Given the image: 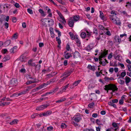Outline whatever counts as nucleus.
<instances>
[{
    "label": "nucleus",
    "mask_w": 131,
    "mask_h": 131,
    "mask_svg": "<svg viewBox=\"0 0 131 131\" xmlns=\"http://www.w3.org/2000/svg\"><path fill=\"white\" fill-rule=\"evenodd\" d=\"M66 49L67 50L69 51L70 49V47L69 45L68 44L66 47Z\"/></svg>",
    "instance_id": "54"
},
{
    "label": "nucleus",
    "mask_w": 131,
    "mask_h": 131,
    "mask_svg": "<svg viewBox=\"0 0 131 131\" xmlns=\"http://www.w3.org/2000/svg\"><path fill=\"white\" fill-rule=\"evenodd\" d=\"M65 77L63 76V77L59 81L60 82H62L64 81L66 79Z\"/></svg>",
    "instance_id": "50"
},
{
    "label": "nucleus",
    "mask_w": 131,
    "mask_h": 131,
    "mask_svg": "<svg viewBox=\"0 0 131 131\" xmlns=\"http://www.w3.org/2000/svg\"><path fill=\"white\" fill-rule=\"evenodd\" d=\"M67 51H66L64 52V53L65 54L64 55V56L66 59H68L72 57V55L71 53H69L67 52Z\"/></svg>",
    "instance_id": "9"
},
{
    "label": "nucleus",
    "mask_w": 131,
    "mask_h": 131,
    "mask_svg": "<svg viewBox=\"0 0 131 131\" xmlns=\"http://www.w3.org/2000/svg\"><path fill=\"white\" fill-rule=\"evenodd\" d=\"M18 121L17 119H15L10 122L9 124L10 125H13L14 124H16L17 123Z\"/></svg>",
    "instance_id": "25"
},
{
    "label": "nucleus",
    "mask_w": 131,
    "mask_h": 131,
    "mask_svg": "<svg viewBox=\"0 0 131 131\" xmlns=\"http://www.w3.org/2000/svg\"><path fill=\"white\" fill-rule=\"evenodd\" d=\"M66 99L65 98L61 99L60 100L56 101V102L57 103H60L64 101Z\"/></svg>",
    "instance_id": "30"
},
{
    "label": "nucleus",
    "mask_w": 131,
    "mask_h": 131,
    "mask_svg": "<svg viewBox=\"0 0 131 131\" xmlns=\"http://www.w3.org/2000/svg\"><path fill=\"white\" fill-rule=\"evenodd\" d=\"M69 85V84H68L66 85L65 86L62 87L60 89V92L62 93L63 92H65L67 89Z\"/></svg>",
    "instance_id": "8"
},
{
    "label": "nucleus",
    "mask_w": 131,
    "mask_h": 131,
    "mask_svg": "<svg viewBox=\"0 0 131 131\" xmlns=\"http://www.w3.org/2000/svg\"><path fill=\"white\" fill-rule=\"evenodd\" d=\"M88 68L89 69L93 71H95L96 70L95 67L93 66H92L90 64H89L88 66Z\"/></svg>",
    "instance_id": "11"
},
{
    "label": "nucleus",
    "mask_w": 131,
    "mask_h": 131,
    "mask_svg": "<svg viewBox=\"0 0 131 131\" xmlns=\"http://www.w3.org/2000/svg\"><path fill=\"white\" fill-rule=\"evenodd\" d=\"M125 82L126 84H127L131 81V79L129 77L126 76L125 78Z\"/></svg>",
    "instance_id": "13"
},
{
    "label": "nucleus",
    "mask_w": 131,
    "mask_h": 131,
    "mask_svg": "<svg viewBox=\"0 0 131 131\" xmlns=\"http://www.w3.org/2000/svg\"><path fill=\"white\" fill-rule=\"evenodd\" d=\"M10 59V57L9 56H5L3 58V61L4 62H6L9 60Z\"/></svg>",
    "instance_id": "23"
},
{
    "label": "nucleus",
    "mask_w": 131,
    "mask_h": 131,
    "mask_svg": "<svg viewBox=\"0 0 131 131\" xmlns=\"http://www.w3.org/2000/svg\"><path fill=\"white\" fill-rule=\"evenodd\" d=\"M80 54L78 51H75L74 53L73 57L74 58H78L80 56Z\"/></svg>",
    "instance_id": "17"
},
{
    "label": "nucleus",
    "mask_w": 131,
    "mask_h": 131,
    "mask_svg": "<svg viewBox=\"0 0 131 131\" xmlns=\"http://www.w3.org/2000/svg\"><path fill=\"white\" fill-rule=\"evenodd\" d=\"M17 80L15 79H13L10 81V83L11 84L13 85H15V84H17Z\"/></svg>",
    "instance_id": "14"
},
{
    "label": "nucleus",
    "mask_w": 131,
    "mask_h": 131,
    "mask_svg": "<svg viewBox=\"0 0 131 131\" xmlns=\"http://www.w3.org/2000/svg\"><path fill=\"white\" fill-rule=\"evenodd\" d=\"M127 67L128 68V70L130 71H131V65L129 64H128L127 65Z\"/></svg>",
    "instance_id": "64"
},
{
    "label": "nucleus",
    "mask_w": 131,
    "mask_h": 131,
    "mask_svg": "<svg viewBox=\"0 0 131 131\" xmlns=\"http://www.w3.org/2000/svg\"><path fill=\"white\" fill-rule=\"evenodd\" d=\"M52 113V112L50 111H48L47 112H45L43 113V116H47L50 115Z\"/></svg>",
    "instance_id": "16"
},
{
    "label": "nucleus",
    "mask_w": 131,
    "mask_h": 131,
    "mask_svg": "<svg viewBox=\"0 0 131 131\" xmlns=\"http://www.w3.org/2000/svg\"><path fill=\"white\" fill-rule=\"evenodd\" d=\"M102 60H101V61H100V64H102L103 66H105L106 63L104 61H102Z\"/></svg>",
    "instance_id": "52"
},
{
    "label": "nucleus",
    "mask_w": 131,
    "mask_h": 131,
    "mask_svg": "<svg viewBox=\"0 0 131 131\" xmlns=\"http://www.w3.org/2000/svg\"><path fill=\"white\" fill-rule=\"evenodd\" d=\"M104 87L105 88H104V89L105 90H111L113 92H115V91H117L118 90L117 86L115 85H112L111 86L109 85H106Z\"/></svg>",
    "instance_id": "1"
},
{
    "label": "nucleus",
    "mask_w": 131,
    "mask_h": 131,
    "mask_svg": "<svg viewBox=\"0 0 131 131\" xmlns=\"http://www.w3.org/2000/svg\"><path fill=\"white\" fill-rule=\"evenodd\" d=\"M51 22V24L53 25L54 24V22L53 20L52 19H50V20H48V22Z\"/></svg>",
    "instance_id": "60"
},
{
    "label": "nucleus",
    "mask_w": 131,
    "mask_h": 131,
    "mask_svg": "<svg viewBox=\"0 0 131 131\" xmlns=\"http://www.w3.org/2000/svg\"><path fill=\"white\" fill-rule=\"evenodd\" d=\"M47 94H53L54 93L53 92V91L52 90L50 92H47Z\"/></svg>",
    "instance_id": "58"
},
{
    "label": "nucleus",
    "mask_w": 131,
    "mask_h": 131,
    "mask_svg": "<svg viewBox=\"0 0 131 131\" xmlns=\"http://www.w3.org/2000/svg\"><path fill=\"white\" fill-rule=\"evenodd\" d=\"M100 18L103 20H105L106 19L104 16L103 13L102 11H100Z\"/></svg>",
    "instance_id": "12"
},
{
    "label": "nucleus",
    "mask_w": 131,
    "mask_h": 131,
    "mask_svg": "<svg viewBox=\"0 0 131 131\" xmlns=\"http://www.w3.org/2000/svg\"><path fill=\"white\" fill-rule=\"evenodd\" d=\"M37 71L39 70L40 68V65L39 64H37L36 65L35 67Z\"/></svg>",
    "instance_id": "38"
},
{
    "label": "nucleus",
    "mask_w": 131,
    "mask_h": 131,
    "mask_svg": "<svg viewBox=\"0 0 131 131\" xmlns=\"http://www.w3.org/2000/svg\"><path fill=\"white\" fill-rule=\"evenodd\" d=\"M79 18L80 17L79 16H74L73 20L75 21H77L79 19Z\"/></svg>",
    "instance_id": "26"
},
{
    "label": "nucleus",
    "mask_w": 131,
    "mask_h": 131,
    "mask_svg": "<svg viewBox=\"0 0 131 131\" xmlns=\"http://www.w3.org/2000/svg\"><path fill=\"white\" fill-rule=\"evenodd\" d=\"M102 37L103 38H105V36L103 35V34H100V35L96 39L98 40H99L101 39Z\"/></svg>",
    "instance_id": "22"
},
{
    "label": "nucleus",
    "mask_w": 131,
    "mask_h": 131,
    "mask_svg": "<svg viewBox=\"0 0 131 131\" xmlns=\"http://www.w3.org/2000/svg\"><path fill=\"white\" fill-rule=\"evenodd\" d=\"M5 27L6 29H7L9 26L8 23L6 22L4 24Z\"/></svg>",
    "instance_id": "56"
},
{
    "label": "nucleus",
    "mask_w": 131,
    "mask_h": 131,
    "mask_svg": "<svg viewBox=\"0 0 131 131\" xmlns=\"http://www.w3.org/2000/svg\"><path fill=\"white\" fill-rule=\"evenodd\" d=\"M39 11L40 13L41 14L42 16H44L45 15L44 14V11L42 9H40L39 10Z\"/></svg>",
    "instance_id": "36"
},
{
    "label": "nucleus",
    "mask_w": 131,
    "mask_h": 131,
    "mask_svg": "<svg viewBox=\"0 0 131 131\" xmlns=\"http://www.w3.org/2000/svg\"><path fill=\"white\" fill-rule=\"evenodd\" d=\"M67 127V125L66 124L64 123H62L61 125V128H66Z\"/></svg>",
    "instance_id": "40"
},
{
    "label": "nucleus",
    "mask_w": 131,
    "mask_h": 131,
    "mask_svg": "<svg viewBox=\"0 0 131 131\" xmlns=\"http://www.w3.org/2000/svg\"><path fill=\"white\" fill-rule=\"evenodd\" d=\"M126 74V72L125 71L121 73V76L122 77V79H124L123 78L125 76Z\"/></svg>",
    "instance_id": "35"
},
{
    "label": "nucleus",
    "mask_w": 131,
    "mask_h": 131,
    "mask_svg": "<svg viewBox=\"0 0 131 131\" xmlns=\"http://www.w3.org/2000/svg\"><path fill=\"white\" fill-rule=\"evenodd\" d=\"M20 71L23 73H25L26 71L25 69L24 68L21 69L20 70Z\"/></svg>",
    "instance_id": "59"
},
{
    "label": "nucleus",
    "mask_w": 131,
    "mask_h": 131,
    "mask_svg": "<svg viewBox=\"0 0 131 131\" xmlns=\"http://www.w3.org/2000/svg\"><path fill=\"white\" fill-rule=\"evenodd\" d=\"M104 79L105 81L107 82H108L110 81H113L114 80V79L112 77H110L109 78L107 77H105Z\"/></svg>",
    "instance_id": "21"
},
{
    "label": "nucleus",
    "mask_w": 131,
    "mask_h": 131,
    "mask_svg": "<svg viewBox=\"0 0 131 131\" xmlns=\"http://www.w3.org/2000/svg\"><path fill=\"white\" fill-rule=\"evenodd\" d=\"M59 88L58 87H56L54 89H53L52 90L53 91L54 93H55L59 89Z\"/></svg>",
    "instance_id": "51"
},
{
    "label": "nucleus",
    "mask_w": 131,
    "mask_h": 131,
    "mask_svg": "<svg viewBox=\"0 0 131 131\" xmlns=\"http://www.w3.org/2000/svg\"><path fill=\"white\" fill-rule=\"evenodd\" d=\"M49 105L47 104H45L37 107L36 109L39 111L41 110L46 108Z\"/></svg>",
    "instance_id": "6"
},
{
    "label": "nucleus",
    "mask_w": 131,
    "mask_h": 131,
    "mask_svg": "<svg viewBox=\"0 0 131 131\" xmlns=\"http://www.w3.org/2000/svg\"><path fill=\"white\" fill-rule=\"evenodd\" d=\"M46 19L45 18V19H42L41 20V23L43 25H45L46 24V21L45 20Z\"/></svg>",
    "instance_id": "42"
},
{
    "label": "nucleus",
    "mask_w": 131,
    "mask_h": 131,
    "mask_svg": "<svg viewBox=\"0 0 131 131\" xmlns=\"http://www.w3.org/2000/svg\"><path fill=\"white\" fill-rule=\"evenodd\" d=\"M68 60H65L63 62L64 65L66 66L68 65Z\"/></svg>",
    "instance_id": "62"
},
{
    "label": "nucleus",
    "mask_w": 131,
    "mask_h": 131,
    "mask_svg": "<svg viewBox=\"0 0 131 131\" xmlns=\"http://www.w3.org/2000/svg\"><path fill=\"white\" fill-rule=\"evenodd\" d=\"M81 119V117L79 114L75 115L72 119V120H74L77 123L79 122Z\"/></svg>",
    "instance_id": "2"
},
{
    "label": "nucleus",
    "mask_w": 131,
    "mask_h": 131,
    "mask_svg": "<svg viewBox=\"0 0 131 131\" xmlns=\"http://www.w3.org/2000/svg\"><path fill=\"white\" fill-rule=\"evenodd\" d=\"M102 70H101L100 72H96V75L97 77H99L101 74H102Z\"/></svg>",
    "instance_id": "45"
},
{
    "label": "nucleus",
    "mask_w": 131,
    "mask_h": 131,
    "mask_svg": "<svg viewBox=\"0 0 131 131\" xmlns=\"http://www.w3.org/2000/svg\"><path fill=\"white\" fill-rule=\"evenodd\" d=\"M54 81H51V80H50L49 81L47 82L46 83H44L42 84V85L43 86H44V87H45L46 86L48 85H49L50 84V83L51 82L53 83Z\"/></svg>",
    "instance_id": "18"
},
{
    "label": "nucleus",
    "mask_w": 131,
    "mask_h": 131,
    "mask_svg": "<svg viewBox=\"0 0 131 131\" xmlns=\"http://www.w3.org/2000/svg\"><path fill=\"white\" fill-rule=\"evenodd\" d=\"M115 39L116 42H120L121 41V39L118 36L116 37Z\"/></svg>",
    "instance_id": "33"
},
{
    "label": "nucleus",
    "mask_w": 131,
    "mask_h": 131,
    "mask_svg": "<svg viewBox=\"0 0 131 131\" xmlns=\"http://www.w3.org/2000/svg\"><path fill=\"white\" fill-rule=\"evenodd\" d=\"M93 33L94 34H95L96 35H97L98 34L97 29L96 28H94Z\"/></svg>",
    "instance_id": "37"
},
{
    "label": "nucleus",
    "mask_w": 131,
    "mask_h": 131,
    "mask_svg": "<svg viewBox=\"0 0 131 131\" xmlns=\"http://www.w3.org/2000/svg\"><path fill=\"white\" fill-rule=\"evenodd\" d=\"M44 87V86H43V85L42 84L41 85H40L37 88V89H41Z\"/></svg>",
    "instance_id": "57"
},
{
    "label": "nucleus",
    "mask_w": 131,
    "mask_h": 131,
    "mask_svg": "<svg viewBox=\"0 0 131 131\" xmlns=\"http://www.w3.org/2000/svg\"><path fill=\"white\" fill-rule=\"evenodd\" d=\"M98 28L102 30H103L104 29V27L102 25H99Z\"/></svg>",
    "instance_id": "41"
},
{
    "label": "nucleus",
    "mask_w": 131,
    "mask_h": 131,
    "mask_svg": "<svg viewBox=\"0 0 131 131\" xmlns=\"http://www.w3.org/2000/svg\"><path fill=\"white\" fill-rule=\"evenodd\" d=\"M27 92H26V91L25 90L24 91H23L22 92L19 93H18L17 94V96H18L21 95H22L23 94H25Z\"/></svg>",
    "instance_id": "32"
},
{
    "label": "nucleus",
    "mask_w": 131,
    "mask_h": 131,
    "mask_svg": "<svg viewBox=\"0 0 131 131\" xmlns=\"http://www.w3.org/2000/svg\"><path fill=\"white\" fill-rule=\"evenodd\" d=\"M117 80L118 83L121 85H123L125 83L124 81L122 79L121 77L118 78Z\"/></svg>",
    "instance_id": "10"
},
{
    "label": "nucleus",
    "mask_w": 131,
    "mask_h": 131,
    "mask_svg": "<svg viewBox=\"0 0 131 131\" xmlns=\"http://www.w3.org/2000/svg\"><path fill=\"white\" fill-rule=\"evenodd\" d=\"M117 51L116 50L114 53L113 54V57L115 59H117V58L118 57L119 55H117Z\"/></svg>",
    "instance_id": "27"
},
{
    "label": "nucleus",
    "mask_w": 131,
    "mask_h": 131,
    "mask_svg": "<svg viewBox=\"0 0 131 131\" xmlns=\"http://www.w3.org/2000/svg\"><path fill=\"white\" fill-rule=\"evenodd\" d=\"M113 57V53L111 52L110 54L108 55V58L109 59H111Z\"/></svg>",
    "instance_id": "49"
},
{
    "label": "nucleus",
    "mask_w": 131,
    "mask_h": 131,
    "mask_svg": "<svg viewBox=\"0 0 131 131\" xmlns=\"http://www.w3.org/2000/svg\"><path fill=\"white\" fill-rule=\"evenodd\" d=\"M80 36L82 38H84L86 37V34L84 32H82L81 33Z\"/></svg>",
    "instance_id": "29"
},
{
    "label": "nucleus",
    "mask_w": 131,
    "mask_h": 131,
    "mask_svg": "<svg viewBox=\"0 0 131 131\" xmlns=\"http://www.w3.org/2000/svg\"><path fill=\"white\" fill-rule=\"evenodd\" d=\"M74 22L73 20L72 19H70L68 21V24L69 26L71 27H73L74 25Z\"/></svg>",
    "instance_id": "15"
},
{
    "label": "nucleus",
    "mask_w": 131,
    "mask_h": 131,
    "mask_svg": "<svg viewBox=\"0 0 131 131\" xmlns=\"http://www.w3.org/2000/svg\"><path fill=\"white\" fill-rule=\"evenodd\" d=\"M31 89V87H30V86H29L27 87L26 89H25V90L26 91V92H27V91H29Z\"/></svg>",
    "instance_id": "55"
},
{
    "label": "nucleus",
    "mask_w": 131,
    "mask_h": 131,
    "mask_svg": "<svg viewBox=\"0 0 131 131\" xmlns=\"http://www.w3.org/2000/svg\"><path fill=\"white\" fill-rule=\"evenodd\" d=\"M94 105V103H92L89 104H88V106L90 108H92L93 107Z\"/></svg>",
    "instance_id": "48"
},
{
    "label": "nucleus",
    "mask_w": 131,
    "mask_h": 131,
    "mask_svg": "<svg viewBox=\"0 0 131 131\" xmlns=\"http://www.w3.org/2000/svg\"><path fill=\"white\" fill-rule=\"evenodd\" d=\"M81 80H78L77 81H75L73 84V87L77 86L81 82Z\"/></svg>",
    "instance_id": "24"
},
{
    "label": "nucleus",
    "mask_w": 131,
    "mask_h": 131,
    "mask_svg": "<svg viewBox=\"0 0 131 131\" xmlns=\"http://www.w3.org/2000/svg\"><path fill=\"white\" fill-rule=\"evenodd\" d=\"M108 53V51L105 50L103 52L101 53L100 55L99 56V61L102 60V58L104 57H106Z\"/></svg>",
    "instance_id": "3"
},
{
    "label": "nucleus",
    "mask_w": 131,
    "mask_h": 131,
    "mask_svg": "<svg viewBox=\"0 0 131 131\" xmlns=\"http://www.w3.org/2000/svg\"><path fill=\"white\" fill-rule=\"evenodd\" d=\"M117 19L115 20V23L117 25H119L121 24L120 21L119 20H117Z\"/></svg>",
    "instance_id": "44"
},
{
    "label": "nucleus",
    "mask_w": 131,
    "mask_h": 131,
    "mask_svg": "<svg viewBox=\"0 0 131 131\" xmlns=\"http://www.w3.org/2000/svg\"><path fill=\"white\" fill-rule=\"evenodd\" d=\"M69 35H70L72 39H75V38L74 36L71 32H70L69 33Z\"/></svg>",
    "instance_id": "31"
},
{
    "label": "nucleus",
    "mask_w": 131,
    "mask_h": 131,
    "mask_svg": "<svg viewBox=\"0 0 131 131\" xmlns=\"http://www.w3.org/2000/svg\"><path fill=\"white\" fill-rule=\"evenodd\" d=\"M108 104L110 106H113V107L114 108H116V106L115 104L113 102H110L108 103Z\"/></svg>",
    "instance_id": "28"
},
{
    "label": "nucleus",
    "mask_w": 131,
    "mask_h": 131,
    "mask_svg": "<svg viewBox=\"0 0 131 131\" xmlns=\"http://www.w3.org/2000/svg\"><path fill=\"white\" fill-rule=\"evenodd\" d=\"M56 31L58 33V37H59L61 36V32L57 30H56Z\"/></svg>",
    "instance_id": "61"
},
{
    "label": "nucleus",
    "mask_w": 131,
    "mask_h": 131,
    "mask_svg": "<svg viewBox=\"0 0 131 131\" xmlns=\"http://www.w3.org/2000/svg\"><path fill=\"white\" fill-rule=\"evenodd\" d=\"M13 38L15 39H17V33H16L14 34L13 36Z\"/></svg>",
    "instance_id": "53"
},
{
    "label": "nucleus",
    "mask_w": 131,
    "mask_h": 131,
    "mask_svg": "<svg viewBox=\"0 0 131 131\" xmlns=\"http://www.w3.org/2000/svg\"><path fill=\"white\" fill-rule=\"evenodd\" d=\"M75 40L76 44L78 47H79L80 46L81 42L80 40L78 38H76L75 39Z\"/></svg>",
    "instance_id": "19"
},
{
    "label": "nucleus",
    "mask_w": 131,
    "mask_h": 131,
    "mask_svg": "<svg viewBox=\"0 0 131 131\" xmlns=\"http://www.w3.org/2000/svg\"><path fill=\"white\" fill-rule=\"evenodd\" d=\"M53 129V127L52 126H50L47 128V130L49 131H51Z\"/></svg>",
    "instance_id": "47"
},
{
    "label": "nucleus",
    "mask_w": 131,
    "mask_h": 131,
    "mask_svg": "<svg viewBox=\"0 0 131 131\" xmlns=\"http://www.w3.org/2000/svg\"><path fill=\"white\" fill-rule=\"evenodd\" d=\"M84 31L87 33V36L88 37H89L91 36L92 33V32L90 30H88L86 29H85Z\"/></svg>",
    "instance_id": "20"
},
{
    "label": "nucleus",
    "mask_w": 131,
    "mask_h": 131,
    "mask_svg": "<svg viewBox=\"0 0 131 131\" xmlns=\"http://www.w3.org/2000/svg\"><path fill=\"white\" fill-rule=\"evenodd\" d=\"M56 40L58 41V43L59 45H60L61 43V41L60 39V38H58V37H57L56 38Z\"/></svg>",
    "instance_id": "43"
},
{
    "label": "nucleus",
    "mask_w": 131,
    "mask_h": 131,
    "mask_svg": "<svg viewBox=\"0 0 131 131\" xmlns=\"http://www.w3.org/2000/svg\"><path fill=\"white\" fill-rule=\"evenodd\" d=\"M112 125L113 127L114 128L117 127V128H118V127L117 126V124L115 122L113 123L112 124Z\"/></svg>",
    "instance_id": "39"
},
{
    "label": "nucleus",
    "mask_w": 131,
    "mask_h": 131,
    "mask_svg": "<svg viewBox=\"0 0 131 131\" xmlns=\"http://www.w3.org/2000/svg\"><path fill=\"white\" fill-rule=\"evenodd\" d=\"M11 41L10 40H8L6 41L4 43L6 46H8L10 43Z\"/></svg>",
    "instance_id": "34"
},
{
    "label": "nucleus",
    "mask_w": 131,
    "mask_h": 131,
    "mask_svg": "<svg viewBox=\"0 0 131 131\" xmlns=\"http://www.w3.org/2000/svg\"><path fill=\"white\" fill-rule=\"evenodd\" d=\"M94 43H91L85 48V49L88 51H90L94 47Z\"/></svg>",
    "instance_id": "7"
},
{
    "label": "nucleus",
    "mask_w": 131,
    "mask_h": 131,
    "mask_svg": "<svg viewBox=\"0 0 131 131\" xmlns=\"http://www.w3.org/2000/svg\"><path fill=\"white\" fill-rule=\"evenodd\" d=\"M98 116V114L97 113H93L92 115V116L94 118L97 117Z\"/></svg>",
    "instance_id": "63"
},
{
    "label": "nucleus",
    "mask_w": 131,
    "mask_h": 131,
    "mask_svg": "<svg viewBox=\"0 0 131 131\" xmlns=\"http://www.w3.org/2000/svg\"><path fill=\"white\" fill-rule=\"evenodd\" d=\"M110 19L112 21V22H115V20L118 19L116 16V14H114L110 15H109Z\"/></svg>",
    "instance_id": "4"
},
{
    "label": "nucleus",
    "mask_w": 131,
    "mask_h": 131,
    "mask_svg": "<svg viewBox=\"0 0 131 131\" xmlns=\"http://www.w3.org/2000/svg\"><path fill=\"white\" fill-rule=\"evenodd\" d=\"M72 71L71 70L67 71L63 73L60 77V78H62L63 76L65 77L66 78H67L70 75Z\"/></svg>",
    "instance_id": "5"
},
{
    "label": "nucleus",
    "mask_w": 131,
    "mask_h": 131,
    "mask_svg": "<svg viewBox=\"0 0 131 131\" xmlns=\"http://www.w3.org/2000/svg\"><path fill=\"white\" fill-rule=\"evenodd\" d=\"M27 12L30 14H33V12L32 10L30 8H28L27 9Z\"/></svg>",
    "instance_id": "46"
}]
</instances>
